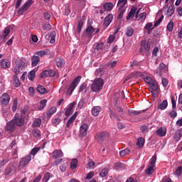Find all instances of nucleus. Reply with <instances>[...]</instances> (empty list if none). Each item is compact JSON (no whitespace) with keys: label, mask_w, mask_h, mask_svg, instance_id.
I'll list each match as a JSON object with an SVG mask.
<instances>
[{"label":"nucleus","mask_w":182,"mask_h":182,"mask_svg":"<svg viewBox=\"0 0 182 182\" xmlns=\"http://www.w3.org/2000/svg\"><path fill=\"white\" fill-rule=\"evenodd\" d=\"M109 174V169L104 168L100 172V177H106Z\"/></svg>","instance_id":"obj_40"},{"label":"nucleus","mask_w":182,"mask_h":182,"mask_svg":"<svg viewBox=\"0 0 182 182\" xmlns=\"http://www.w3.org/2000/svg\"><path fill=\"white\" fill-rule=\"evenodd\" d=\"M136 146H138V147H139V149H141V147H143V146H144V138H143V137L138 138L137 142H136Z\"/></svg>","instance_id":"obj_35"},{"label":"nucleus","mask_w":182,"mask_h":182,"mask_svg":"<svg viewBox=\"0 0 182 182\" xmlns=\"http://www.w3.org/2000/svg\"><path fill=\"white\" fill-rule=\"evenodd\" d=\"M95 32V28L92 26H89L86 29L87 35L90 36Z\"/></svg>","instance_id":"obj_46"},{"label":"nucleus","mask_w":182,"mask_h":182,"mask_svg":"<svg viewBox=\"0 0 182 182\" xmlns=\"http://www.w3.org/2000/svg\"><path fill=\"white\" fill-rule=\"evenodd\" d=\"M105 73V69L97 68L95 71L96 76H102Z\"/></svg>","instance_id":"obj_44"},{"label":"nucleus","mask_w":182,"mask_h":182,"mask_svg":"<svg viewBox=\"0 0 182 182\" xmlns=\"http://www.w3.org/2000/svg\"><path fill=\"white\" fill-rule=\"evenodd\" d=\"M126 4H127V0H119L118 4H117L118 6L119 5V9H120V10L123 9V8H124V5H126Z\"/></svg>","instance_id":"obj_39"},{"label":"nucleus","mask_w":182,"mask_h":182,"mask_svg":"<svg viewBox=\"0 0 182 182\" xmlns=\"http://www.w3.org/2000/svg\"><path fill=\"white\" fill-rule=\"evenodd\" d=\"M13 86L14 87H19L21 86V82L19 81V78H18V75H15L13 77Z\"/></svg>","instance_id":"obj_22"},{"label":"nucleus","mask_w":182,"mask_h":182,"mask_svg":"<svg viewBox=\"0 0 182 182\" xmlns=\"http://www.w3.org/2000/svg\"><path fill=\"white\" fill-rule=\"evenodd\" d=\"M81 79H82V76L78 75L71 82V84L69 86V89H68L70 90V93H73V90H75V89H76V87H77V85H79V83L80 82Z\"/></svg>","instance_id":"obj_7"},{"label":"nucleus","mask_w":182,"mask_h":182,"mask_svg":"<svg viewBox=\"0 0 182 182\" xmlns=\"http://www.w3.org/2000/svg\"><path fill=\"white\" fill-rule=\"evenodd\" d=\"M56 75V71L53 70H46L40 74V77H53Z\"/></svg>","instance_id":"obj_11"},{"label":"nucleus","mask_w":182,"mask_h":182,"mask_svg":"<svg viewBox=\"0 0 182 182\" xmlns=\"http://www.w3.org/2000/svg\"><path fill=\"white\" fill-rule=\"evenodd\" d=\"M1 67L4 68V69H6V68H9L10 63L8 61V60L2 59V60H1Z\"/></svg>","instance_id":"obj_34"},{"label":"nucleus","mask_w":182,"mask_h":182,"mask_svg":"<svg viewBox=\"0 0 182 182\" xmlns=\"http://www.w3.org/2000/svg\"><path fill=\"white\" fill-rule=\"evenodd\" d=\"M33 4L32 0H28L19 9L18 14L22 15L26 11H28L31 6Z\"/></svg>","instance_id":"obj_8"},{"label":"nucleus","mask_w":182,"mask_h":182,"mask_svg":"<svg viewBox=\"0 0 182 182\" xmlns=\"http://www.w3.org/2000/svg\"><path fill=\"white\" fill-rule=\"evenodd\" d=\"M130 154V149H125L119 151V156L121 157H124V156H126V154Z\"/></svg>","instance_id":"obj_41"},{"label":"nucleus","mask_w":182,"mask_h":182,"mask_svg":"<svg viewBox=\"0 0 182 182\" xmlns=\"http://www.w3.org/2000/svg\"><path fill=\"white\" fill-rule=\"evenodd\" d=\"M65 15L68 16V15L70 14V9H69V4H65Z\"/></svg>","instance_id":"obj_58"},{"label":"nucleus","mask_w":182,"mask_h":182,"mask_svg":"<svg viewBox=\"0 0 182 182\" xmlns=\"http://www.w3.org/2000/svg\"><path fill=\"white\" fill-rule=\"evenodd\" d=\"M144 80L146 83H147L148 85H151L154 82V80H153V78H151V77H149V76H146L144 78Z\"/></svg>","instance_id":"obj_42"},{"label":"nucleus","mask_w":182,"mask_h":182,"mask_svg":"<svg viewBox=\"0 0 182 182\" xmlns=\"http://www.w3.org/2000/svg\"><path fill=\"white\" fill-rule=\"evenodd\" d=\"M161 82L164 87H167V85H168V80H167L166 78H162Z\"/></svg>","instance_id":"obj_63"},{"label":"nucleus","mask_w":182,"mask_h":182,"mask_svg":"<svg viewBox=\"0 0 182 182\" xmlns=\"http://www.w3.org/2000/svg\"><path fill=\"white\" fill-rule=\"evenodd\" d=\"M87 130H89V125L86 123L82 124L80 127V137H86V136H87Z\"/></svg>","instance_id":"obj_10"},{"label":"nucleus","mask_w":182,"mask_h":182,"mask_svg":"<svg viewBox=\"0 0 182 182\" xmlns=\"http://www.w3.org/2000/svg\"><path fill=\"white\" fill-rule=\"evenodd\" d=\"M151 46V44L149 40H141V48H139L140 53H143V50H146V52L150 51Z\"/></svg>","instance_id":"obj_4"},{"label":"nucleus","mask_w":182,"mask_h":182,"mask_svg":"<svg viewBox=\"0 0 182 182\" xmlns=\"http://www.w3.org/2000/svg\"><path fill=\"white\" fill-rule=\"evenodd\" d=\"M150 86L154 92H159V86L154 81L150 85Z\"/></svg>","instance_id":"obj_49"},{"label":"nucleus","mask_w":182,"mask_h":182,"mask_svg":"<svg viewBox=\"0 0 182 182\" xmlns=\"http://www.w3.org/2000/svg\"><path fill=\"white\" fill-rule=\"evenodd\" d=\"M97 50H102L103 49V43H95Z\"/></svg>","instance_id":"obj_59"},{"label":"nucleus","mask_w":182,"mask_h":182,"mask_svg":"<svg viewBox=\"0 0 182 182\" xmlns=\"http://www.w3.org/2000/svg\"><path fill=\"white\" fill-rule=\"evenodd\" d=\"M87 89H89L87 84L84 82L80 86L79 92H84V93H86V92H87Z\"/></svg>","instance_id":"obj_36"},{"label":"nucleus","mask_w":182,"mask_h":182,"mask_svg":"<svg viewBox=\"0 0 182 182\" xmlns=\"http://www.w3.org/2000/svg\"><path fill=\"white\" fill-rule=\"evenodd\" d=\"M39 62H41V58H39V56L33 55L31 58V66H37Z\"/></svg>","instance_id":"obj_18"},{"label":"nucleus","mask_w":182,"mask_h":182,"mask_svg":"<svg viewBox=\"0 0 182 182\" xmlns=\"http://www.w3.org/2000/svg\"><path fill=\"white\" fill-rule=\"evenodd\" d=\"M42 28L44 31H50L52 29V26L50 23H44L42 26Z\"/></svg>","instance_id":"obj_52"},{"label":"nucleus","mask_w":182,"mask_h":182,"mask_svg":"<svg viewBox=\"0 0 182 182\" xmlns=\"http://www.w3.org/2000/svg\"><path fill=\"white\" fill-rule=\"evenodd\" d=\"M141 111H136V110H129V116H139L141 114Z\"/></svg>","instance_id":"obj_43"},{"label":"nucleus","mask_w":182,"mask_h":182,"mask_svg":"<svg viewBox=\"0 0 182 182\" xmlns=\"http://www.w3.org/2000/svg\"><path fill=\"white\" fill-rule=\"evenodd\" d=\"M13 123L18 126V127H22L25 124V119L22 117V115L19 114H16L13 119H11Z\"/></svg>","instance_id":"obj_3"},{"label":"nucleus","mask_w":182,"mask_h":182,"mask_svg":"<svg viewBox=\"0 0 182 182\" xmlns=\"http://www.w3.org/2000/svg\"><path fill=\"white\" fill-rule=\"evenodd\" d=\"M176 176H181V173H182V166H178L176 171H175Z\"/></svg>","instance_id":"obj_60"},{"label":"nucleus","mask_w":182,"mask_h":182,"mask_svg":"<svg viewBox=\"0 0 182 182\" xmlns=\"http://www.w3.org/2000/svg\"><path fill=\"white\" fill-rule=\"evenodd\" d=\"M46 36L50 38V43H55V42H56V31H52L50 34H47Z\"/></svg>","instance_id":"obj_21"},{"label":"nucleus","mask_w":182,"mask_h":182,"mask_svg":"<svg viewBox=\"0 0 182 182\" xmlns=\"http://www.w3.org/2000/svg\"><path fill=\"white\" fill-rule=\"evenodd\" d=\"M60 122H62V119L60 118H55L53 120V126L57 127L58 124H60Z\"/></svg>","instance_id":"obj_55"},{"label":"nucleus","mask_w":182,"mask_h":182,"mask_svg":"<svg viewBox=\"0 0 182 182\" xmlns=\"http://www.w3.org/2000/svg\"><path fill=\"white\" fill-rule=\"evenodd\" d=\"M55 61L57 67L63 68L65 66V60L63 58H57Z\"/></svg>","instance_id":"obj_20"},{"label":"nucleus","mask_w":182,"mask_h":182,"mask_svg":"<svg viewBox=\"0 0 182 182\" xmlns=\"http://www.w3.org/2000/svg\"><path fill=\"white\" fill-rule=\"evenodd\" d=\"M46 103H48V100H43L40 101V106L38 109V110H43V109H45V107H46Z\"/></svg>","instance_id":"obj_32"},{"label":"nucleus","mask_w":182,"mask_h":182,"mask_svg":"<svg viewBox=\"0 0 182 182\" xmlns=\"http://www.w3.org/2000/svg\"><path fill=\"white\" fill-rule=\"evenodd\" d=\"M37 90L38 93H41V95H45V93H48V90L43 85H38L37 87Z\"/></svg>","instance_id":"obj_28"},{"label":"nucleus","mask_w":182,"mask_h":182,"mask_svg":"<svg viewBox=\"0 0 182 182\" xmlns=\"http://www.w3.org/2000/svg\"><path fill=\"white\" fill-rule=\"evenodd\" d=\"M33 137H41V130H39L38 129H35L33 131Z\"/></svg>","instance_id":"obj_45"},{"label":"nucleus","mask_w":182,"mask_h":182,"mask_svg":"<svg viewBox=\"0 0 182 182\" xmlns=\"http://www.w3.org/2000/svg\"><path fill=\"white\" fill-rule=\"evenodd\" d=\"M156 134L159 136V137H164L166 134H167V129L164 127H160L157 131H156Z\"/></svg>","instance_id":"obj_16"},{"label":"nucleus","mask_w":182,"mask_h":182,"mask_svg":"<svg viewBox=\"0 0 182 182\" xmlns=\"http://www.w3.org/2000/svg\"><path fill=\"white\" fill-rule=\"evenodd\" d=\"M167 106H168V102H167V100H163L161 104L158 105V109L159 110H164L167 109Z\"/></svg>","instance_id":"obj_25"},{"label":"nucleus","mask_w":182,"mask_h":182,"mask_svg":"<svg viewBox=\"0 0 182 182\" xmlns=\"http://www.w3.org/2000/svg\"><path fill=\"white\" fill-rule=\"evenodd\" d=\"M29 80H33L35 79V71L34 70L29 72L28 75Z\"/></svg>","instance_id":"obj_50"},{"label":"nucleus","mask_w":182,"mask_h":182,"mask_svg":"<svg viewBox=\"0 0 182 182\" xmlns=\"http://www.w3.org/2000/svg\"><path fill=\"white\" fill-rule=\"evenodd\" d=\"M112 21H113V14H109L107 17H105L104 23H111Z\"/></svg>","instance_id":"obj_38"},{"label":"nucleus","mask_w":182,"mask_h":182,"mask_svg":"<svg viewBox=\"0 0 182 182\" xmlns=\"http://www.w3.org/2000/svg\"><path fill=\"white\" fill-rule=\"evenodd\" d=\"M109 117L112 119V120H117V122H120V117H119V116H117V114H116L112 109H109Z\"/></svg>","instance_id":"obj_23"},{"label":"nucleus","mask_w":182,"mask_h":182,"mask_svg":"<svg viewBox=\"0 0 182 182\" xmlns=\"http://www.w3.org/2000/svg\"><path fill=\"white\" fill-rule=\"evenodd\" d=\"M78 163H79V161L77 160V159H72L70 162V168L72 170H75V168H77Z\"/></svg>","instance_id":"obj_27"},{"label":"nucleus","mask_w":182,"mask_h":182,"mask_svg":"<svg viewBox=\"0 0 182 182\" xmlns=\"http://www.w3.org/2000/svg\"><path fill=\"white\" fill-rule=\"evenodd\" d=\"M53 159H56L60 157H63V151L62 150H55L52 153Z\"/></svg>","instance_id":"obj_17"},{"label":"nucleus","mask_w":182,"mask_h":182,"mask_svg":"<svg viewBox=\"0 0 182 182\" xmlns=\"http://www.w3.org/2000/svg\"><path fill=\"white\" fill-rule=\"evenodd\" d=\"M84 106H85V101H83V100H80L77 105L78 109H83Z\"/></svg>","instance_id":"obj_61"},{"label":"nucleus","mask_w":182,"mask_h":182,"mask_svg":"<svg viewBox=\"0 0 182 182\" xmlns=\"http://www.w3.org/2000/svg\"><path fill=\"white\" fill-rule=\"evenodd\" d=\"M41 124H42V119L37 118L33 121L32 127H41Z\"/></svg>","instance_id":"obj_30"},{"label":"nucleus","mask_w":182,"mask_h":182,"mask_svg":"<svg viewBox=\"0 0 182 182\" xmlns=\"http://www.w3.org/2000/svg\"><path fill=\"white\" fill-rule=\"evenodd\" d=\"M39 150H41V147H35L31 151L28 155L35 156Z\"/></svg>","instance_id":"obj_47"},{"label":"nucleus","mask_w":182,"mask_h":182,"mask_svg":"<svg viewBox=\"0 0 182 182\" xmlns=\"http://www.w3.org/2000/svg\"><path fill=\"white\" fill-rule=\"evenodd\" d=\"M32 160V156L27 155L25 157L21 158V161H19V167H25V166H28L29 163Z\"/></svg>","instance_id":"obj_9"},{"label":"nucleus","mask_w":182,"mask_h":182,"mask_svg":"<svg viewBox=\"0 0 182 182\" xmlns=\"http://www.w3.org/2000/svg\"><path fill=\"white\" fill-rule=\"evenodd\" d=\"M174 14V5L170 6L166 11L167 16H171Z\"/></svg>","instance_id":"obj_37"},{"label":"nucleus","mask_w":182,"mask_h":182,"mask_svg":"<svg viewBox=\"0 0 182 182\" xmlns=\"http://www.w3.org/2000/svg\"><path fill=\"white\" fill-rule=\"evenodd\" d=\"M103 85H105L103 79H95L91 85V90H92V92H95V93H99V91L101 89H103Z\"/></svg>","instance_id":"obj_1"},{"label":"nucleus","mask_w":182,"mask_h":182,"mask_svg":"<svg viewBox=\"0 0 182 182\" xmlns=\"http://www.w3.org/2000/svg\"><path fill=\"white\" fill-rule=\"evenodd\" d=\"M136 11L137 8L134 6L131 8L130 11L128 13V15L127 16V21H131V19H133V18H134V15H136Z\"/></svg>","instance_id":"obj_13"},{"label":"nucleus","mask_w":182,"mask_h":182,"mask_svg":"<svg viewBox=\"0 0 182 182\" xmlns=\"http://www.w3.org/2000/svg\"><path fill=\"white\" fill-rule=\"evenodd\" d=\"M134 33V30L132 28H128L126 32L127 36H133Z\"/></svg>","instance_id":"obj_51"},{"label":"nucleus","mask_w":182,"mask_h":182,"mask_svg":"<svg viewBox=\"0 0 182 182\" xmlns=\"http://www.w3.org/2000/svg\"><path fill=\"white\" fill-rule=\"evenodd\" d=\"M23 69H25V62L22 60H18L14 70V73L19 75Z\"/></svg>","instance_id":"obj_5"},{"label":"nucleus","mask_w":182,"mask_h":182,"mask_svg":"<svg viewBox=\"0 0 182 182\" xmlns=\"http://www.w3.org/2000/svg\"><path fill=\"white\" fill-rule=\"evenodd\" d=\"M103 8L105 9V11H112V9H113V4L112 3H105L103 5Z\"/></svg>","instance_id":"obj_33"},{"label":"nucleus","mask_w":182,"mask_h":182,"mask_svg":"<svg viewBox=\"0 0 182 182\" xmlns=\"http://www.w3.org/2000/svg\"><path fill=\"white\" fill-rule=\"evenodd\" d=\"M145 29L148 31L149 33H150L151 31L154 29V27H153V24L151 23H146L145 26Z\"/></svg>","instance_id":"obj_53"},{"label":"nucleus","mask_w":182,"mask_h":182,"mask_svg":"<svg viewBox=\"0 0 182 182\" xmlns=\"http://www.w3.org/2000/svg\"><path fill=\"white\" fill-rule=\"evenodd\" d=\"M146 16H147V14H146V12H143V13L139 14L138 18H136V19L138 20L139 22H144Z\"/></svg>","instance_id":"obj_29"},{"label":"nucleus","mask_w":182,"mask_h":182,"mask_svg":"<svg viewBox=\"0 0 182 182\" xmlns=\"http://www.w3.org/2000/svg\"><path fill=\"white\" fill-rule=\"evenodd\" d=\"M43 16H44V18L46 19V21H50V18H51V16H50V14L48 13V12H46L43 14Z\"/></svg>","instance_id":"obj_57"},{"label":"nucleus","mask_w":182,"mask_h":182,"mask_svg":"<svg viewBox=\"0 0 182 182\" xmlns=\"http://www.w3.org/2000/svg\"><path fill=\"white\" fill-rule=\"evenodd\" d=\"M9 102H11V97L9 94L4 92L0 97V103L2 106H6L9 105Z\"/></svg>","instance_id":"obj_6"},{"label":"nucleus","mask_w":182,"mask_h":182,"mask_svg":"<svg viewBox=\"0 0 182 182\" xmlns=\"http://www.w3.org/2000/svg\"><path fill=\"white\" fill-rule=\"evenodd\" d=\"M95 139L98 141L99 143H102L104 141V140L106 139V132H102L98 133L95 136Z\"/></svg>","instance_id":"obj_15"},{"label":"nucleus","mask_w":182,"mask_h":182,"mask_svg":"<svg viewBox=\"0 0 182 182\" xmlns=\"http://www.w3.org/2000/svg\"><path fill=\"white\" fill-rule=\"evenodd\" d=\"M102 112V107L100 106H95L91 109V113L92 116L95 117L99 116V113Z\"/></svg>","instance_id":"obj_14"},{"label":"nucleus","mask_w":182,"mask_h":182,"mask_svg":"<svg viewBox=\"0 0 182 182\" xmlns=\"http://www.w3.org/2000/svg\"><path fill=\"white\" fill-rule=\"evenodd\" d=\"M77 114H76V112L68 119V121L67 122L66 124V127H70V124H72V123H73V122H75V120L76 119Z\"/></svg>","instance_id":"obj_26"},{"label":"nucleus","mask_w":182,"mask_h":182,"mask_svg":"<svg viewBox=\"0 0 182 182\" xmlns=\"http://www.w3.org/2000/svg\"><path fill=\"white\" fill-rule=\"evenodd\" d=\"M169 114L173 119H176L177 117V112L172 110L171 112H169Z\"/></svg>","instance_id":"obj_64"},{"label":"nucleus","mask_w":182,"mask_h":182,"mask_svg":"<svg viewBox=\"0 0 182 182\" xmlns=\"http://www.w3.org/2000/svg\"><path fill=\"white\" fill-rule=\"evenodd\" d=\"M58 109L56 107H51L48 112H47V117L50 118L52 114H55L56 113V111Z\"/></svg>","instance_id":"obj_31"},{"label":"nucleus","mask_w":182,"mask_h":182,"mask_svg":"<svg viewBox=\"0 0 182 182\" xmlns=\"http://www.w3.org/2000/svg\"><path fill=\"white\" fill-rule=\"evenodd\" d=\"M16 109H18V99L15 98L14 100L12 110L13 112H16Z\"/></svg>","instance_id":"obj_48"},{"label":"nucleus","mask_w":182,"mask_h":182,"mask_svg":"<svg viewBox=\"0 0 182 182\" xmlns=\"http://www.w3.org/2000/svg\"><path fill=\"white\" fill-rule=\"evenodd\" d=\"M9 33H11V28H9V27H6L1 33V38L4 40L6 39V36H8Z\"/></svg>","instance_id":"obj_24"},{"label":"nucleus","mask_w":182,"mask_h":182,"mask_svg":"<svg viewBox=\"0 0 182 182\" xmlns=\"http://www.w3.org/2000/svg\"><path fill=\"white\" fill-rule=\"evenodd\" d=\"M8 161H9V159L8 158H5L3 160H0V166H5V164H6Z\"/></svg>","instance_id":"obj_62"},{"label":"nucleus","mask_w":182,"mask_h":182,"mask_svg":"<svg viewBox=\"0 0 182 182\" xmlns=\"http://www.w3.org/2000/svg\"><path fill=\"white\" fill-rule=\"evenodd\" d=\"M94 176H95V172L93 171L89 172L85 177V180H91V178H93Z\"/></svg>","instance_id":"obj_56"},{"label":"nucleus","mask_w":182,"mask_h":182,"mask_svg":"<svg viewBox=\"0 0 182 182\" xmlns=\"http://www.w3.org/2000/svg\"><path fill=\"white\" fill-rule=\"evenodd\" d=\"M156 161H157V156L154 155L149 161L151 166H148V168L145 170V173L150 176L154 173V167H156Z\"/></svg>","instance_id":"obj_2"},{"label":"nucleus","mask_w":182,"mask_h":182,"mask_svg":"<svg viewBox=\"0 0 182 182\" xmlns=\"http://www.w3.org/2000/svg\"><path fill=\"white\" fill-rule=\"evenodd\" d=\"M6 130L8 132V133H14L15 130H16V125L14 122H12V119L6 125Z\"/></svg>","instance_id":"obj_12"},{"label":"nucleus","mask_w":182,"mask_h":182,"mask_svg":"<svg viewBox=\"0 0 182 182\" xmlns=\"http://www.w3.org/2000/svg\"><path fill=\"white\" fill-rule=\"evenodd\" d=\"M49 178H50V173L49 172H47L45 173L43 178V182H48L49 181Z\"/></svg>","instance_id":"obj_54"},{"label":"nucleus","mask_w":182,"mask_h":182,"mask_svg":"<svg viewBox=\"0 0 182 182\" xmlns=\"http://www.w3.org/2000/svg\"><path fill=\"white\" fill-rule=\"evenodd\" d=\"M182 137V129H178L173 136V139L176 141H179Z\"/></svg>","instance_id":"obj_19"}]
</instances>
